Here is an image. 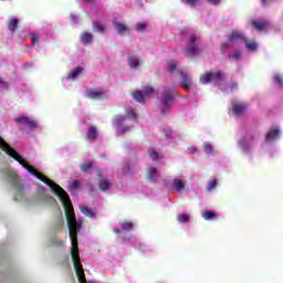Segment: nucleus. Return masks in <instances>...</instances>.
Wrapping results in <instances>:
<instances>
[{"mask_svg":"<svg viewBox=\"0 0 283 283\" xmlns=\"http://www.w3.org/2000/svg\"><path fill=\"white\" fill-rule=\"evenodd\" d=\"M4 176H7L12 189H14V200H21L25 196V186L21 181L19 174L12 169H4Z\"/></svg>","mask_w":283,"mask_h":283,"instance_id":"f257e3e1","label":"nucleus"},{"mask_svg":"<svg viewBox=\"0 0 283 283\" xmlns=\"http://www.w3.org/2000/svg\"><path fill=\"white\" fill-rule=\"evenodd\" d=\"M222 81H224V73L222 72L206 73L200 77V83H202V85H207V83H214V85H219L220 90L226 92V94L233 92V87L222 84Z\"/></svg>","mask_w":283,"mask_h":283,"instance_id":"f03ea898","label":"nucleus"},{"mask_svg":"<svg viewBox=\"0 0 283 283\" xmlns=\"http://www.w3.org/2000/svg\"><path fill=\"white\" fill-rule=\"evenodd\" d=\"M151 96H154L153 87L145 88L144 92L137 91L133 94V97L137 103H145V101H147V98H151Z\"/></svg>","mask_w":283,"mask_h":283,"instance_id":"7ed1b4c3","label":"nucleus"},{"mask_svg":"<svg viewBox=\"0 0 283 283\" xmlns=\"http://www.w3.org/2000/svg\"><path fill=\"white\" fill-rule=\"evenodd\" d=\"M114 123L117 127V134L119 135L127 134V132L132 129V127L127 126V124L129 123V119H125L123 116H117L114 119Z\"/></svg>","mask_w":283,"mask_h":283,"instance_id":"20e7f679","label":"nucleus"},{"mask_svg":"<svg viewBox=\"0 0 283 283\" xmlns=\"http://www.w3.org/2000/svg\"><path fill=\"white\" fill-rule=\"evenodd\" d=\"M15 122L19 123L20 125H24L29 129H36V127H38L36 122L30 119V117H28V116H20L15 119Z\"/></svg>","mask_w":283,"mask_h":283,"instance_id":"39448f33","label":"nucleus"},{"mask_svg":"<svg viewBox=\"0 0 283 283\" xmlns=\"http://www.w3.org/2000/svg\"><path fill=\"white\" fill-rule=\"evenodd\" d=\"M196 43V35H190V48L186 51V56H196L200 52V49L198 45L193 44Z\"/></svg>","mask_w":283,"mask_h":283,"instance_id":"423d86ee","label":"nucleus"},{"mask_svg":"<svg viewBox=\"0 0 283 283\" xmlns=\"http://www.w3.org/2000/svg\"><path fill=\"white\" fill-rule=\"evenodd\" d=\"M87 98H93L95 101H98V98H102L105 96V93L101 88H91L86 91Z\"/></svg>","mask_w":283,"mask_h":283,"instance_id":"0eeeda50","label":"nucleus"},{"mask_svg":"<svg viewBox=\"0 0 283 283\" xmlns=\"http://www.w3.org/2000/svg\"><path fill=\"white\" fill-rule=\"evenodd\" d=\"M171 101H174V95L171 93H165L164 99L161 102V112L165 113L171 107Z\"/></svg>","mask_w":283,"mask_h":283,"instance_id":"6e6552de","label":"nucleus"},{"mask_svg":"<svg viewBox=\"0 0 283 283\" xmlns=\"http://www.w3.org/2000/svg\"><path fill=\"white\" fill-rule=\"evenodd\" d=\"M98 138V128L94 125H90L87 128L86 139L90 142H94Z\"/></svg>","mask_w":283,"mask_h":283,"instance_id":"1a4fd4ad","label":"nucleus"},{"mask_svg":"<svg viewBox=\"0 0 283 283\" xmlns=\"http://www.w3.org/2000/svg\"><path fill=\"white\" fill-rule=\"evenodd\" d=\"M186 185H187V182H185V180H182L181 178L176 177L172 180V187L178 192L182 191L185 189Z\"/></svg>","mask_w":283,"mask_h":283,"instance_id":"9d476101","label":"nucleus"},{"mask_svg":"<svg viewBox=\"0 0 283 283\" xmlns=\"http://www.w3.org/2000/svg\"><path fill=\"white\" fill-rule=\"evenodd\" d=\"M80 41L84 45H90V43H92V41H94V35L90 32H83L80 36Z\"/></svg>","mask_w":283,"mask_h":283,"instance_id":"9b49d317","label":"nucleus"},{"mask_svg":"<svg viewBox=\"0 0 283 283\" xmlns=\"http://www.w3.org/2000/svg\"><path fill=\"white\" fill-rule=\"evenodd\" d=\"M82 72H83L82 66H77L73 69V71L66 76V81H75V78H78V76H81Z\"/></svg>","mask_w":283,"mask_h":283,"instance_id":"f8f14e48","label":"nucleus"},{"mask_svg":"<svg viewBox=\"0 0 283 283\" xmlns=\"http://www.w3.org/2000/svg\"><path fill=\"white\" fill-rule=\"evenodd\" d=\"M230 43H239V41H247L244 35L238 31H233L229 36Z\"/></svg>","mask_w":283,"mask_h":283,"instance_id":"ddd939ff","label":"nucleus"},{"mask_svg":"<svg viewBox=\"0 0 283 283\" xmlns=\"http://www.w3.org/2000/svg\"><path fill=\"white\" fill-rule=\"evenodd\" d=\"M253 28L255 30H259V32H262V30H266L269 28V22L266 21H252Z\"/></svg>","mask_w":283,"mask_h":283,"instance_id":"4468645a","label":"nucleus"},{"mask_svg":"<svg viewBox=\"0 0 283 283\" xmlns=\"http://www.w3.org/2000/svg\"><path fill=\"white\" fill-rule=\"evenodd\" d=\"M232 111L235 114V116H242L243 112L247 111V105H244V104H233Z\"/></svg>","mask_w":283,"mask_h":283,"instance_id":"2eb2a0df","label":"nucleus"},{"mask_svg":"<svg viewBox=\"0 0 283 283\" xmlns=\"http://www.w3.org/2000/svg\"><path fill=\"white\" fill-rule=\"evenodd\" d=\"M276 138H280V129H271L265 136L268 142L275 140Z\"/></svg>","mask_w":283,"mask_h":283,"instance_id":"dca6fc26","label":"nucleus"},{"mask_svg":"<svg viewBox=\"0 0 283 283\" xmlns=\"http://www.w3.org/2000/svg\"><path fill=\"white\" fill-rule=\"evenodd\" d=\"M80 210L87 218H96V212L92 211L90 208L85 206H80Z\"/></svg>","mask_w":283,"mask_h":283,"instance_id":"f3484780","label":"nucleus"},{"mask_svg":"<svg viewBox=\"0 0 283 283\" xmlns=\"http://www.w3.org/2000/svg\"><path fill=\"white\" fill-rule=\"evenodd\" d=\"M17 28H19V19L12 18L8 23L9 32H15Z\"/></svg>","mask_w":283,"mask_h":283,"instance_id":"a211bd4d","label":"nucleus"},{"mask_svg":"<svg viewBox=\"0 0 283 283\" xmlns=\"http://www.w3.org/2000/svg\"><path fill=\"white\" fill-rule=\"evenodd\" d=\"M93 30L94 32H99L101 34H103V32H105V25L101 23V21H94Z\"/></svg>","mask_w":283,"mask_h":283,"instance_id":"6ab92c4d","label":"nucleus"},{"mask_svg":"<svg viewBox=\"0 0 283 283\" xmlns=\"http://www.w3.org/2000/svg\"><path fill=\"white\" fill-rule=\"evenodd\" d=\"M128 65H129V67L136 70V67H138V65H140V60H138V57H136V56H130V57H128Z\"/></svg>","mask_w":283,"mask_h":283,"instance_id":"aec40b11","label":"nucleus"},{"mask_svg":"<svg viewBox=\"0 0 283 283\" xmlns=\"http://www.w3.org/2000/svg\"><path fill=\"white\" fill-rule=\"evenodd\" d=\"M92 167H94V163L93 161H85L80 166L81 171H83L84 174H87V171H90V169H92Z\"/></svg>","mask_w":283,"mask_h":283,"instance_id":"412c9836","label":"nucleus"},{"mask_svg":"<svg viewBox=\"0 0 283 283\" xmlns=\"http://www.w3.org/2000/svg\"><path fill=\"white\" fill-rule=\"evenodd\" d=\"M156 178H158V170H156V168H149L148 169V180L154 182V180H156Z\"/></svg>","mask_w":283,"mask_h":283,"instance_id":"4be33fe9","label":"nucleus"},{"mask_svg":"<svg viewBox=\"0 0 283 283\" xmlns=\"http://www.w3.org/2000/svg\"><path fill=\"white\" fill-rule=\"evenodd\" d=\"M114 25L119 34H125V32H127V25L118 23V22H114Z\"/></svg>","mask_w":283,"mask_h":283,"instance_id":"5701e85b","label":"nucleus"},{"mask_svg":"<svg viewBox=\"0 0 283 283\" xmlns=\"http://www.w3.org/2000/svg\"><path fill=\"white\" fill-rule=\"evenodd\" d=\"M205 220H213L216 218V212L213 211H206L202 213Z\"/></svg>","mask_w":283,"mask_h":283,"instance_id":"b1692460","label":"nucleus"},{"mask_svg":"<svg viewBox=\"0 0 283 283\" xmlns=\"http://www.w3.org/2000/svg\"><path fill=\"white\" fill-rule=\"evenodd\" d=\"M149 156L153 160H158L160 158H163V155L161 154H158L156 150L154 149H150L149 150Z\"/></svg>","mask_w":283,"mask_h":283,"instance_id":"393cba45","label":"nucleus"},{"mask_svg":"<svg viewBox=\"0 0 283 283\" xmlns=\"http://www.w3.org/2000/svg\"><path fill=\"white\" fill-rule=\"evenodd\" d=\"M191 78H187V76L182 75V85L186 87V90H189L191 87Z\"/></svg>","mask_w":283,"mask_h":283,"instance_id":"a878e982","label":"nucleus"},{"mask_svg":"<svg viewBox=\"0 0 283 283\" xmlns=\"http://www.w3.org/2000/svg\"><path fill=\"white\" fill-rule=\"evenodd\" d=\"M123 231H132L134 229V224L132 222H124L122 223Z\"/></svg>","mask_w":283,"mask_h":283,"instance_id":"bb28decb","label":"nucleus"},{"mask_svg":"<svg viewBox=\"0 0 283 283\" xmlns=\"http://www.w3.org/2000/svg\"><path fill=\"white\" fill-rule=\"evenodd\" d=\"M99 190L101 191H107V180L106 179H101L99 180Z\"/></svg>","mask_w":283,"mask_h":283,"instance_id":"cd10ccee","label":"nucleus"},{"mask_svg":"<svg viewBox=\"0 0 283 283\" xmlns=\"http://www.w3.org/2000/svg\"><path fill=\"white\" fill-rule=\"evenodd\" d=\"M247 49L250 52H255V50H258V44L255 42L247 43Z\"/></svg>","mask_w":283,"mask_h":283,"instance_id":"c85d7f7f","label":"nucleus"},{"mask_svg":"<svg viewBox=\"0 0 283 283\" xmlns=\"http://www.w3.org/2000/svg\"><path fill=\"white\" fill-rule=\"evenodd\" d=\"M217 185H218V179L211 180L208 185V191H211L212 189H216Z\"/></svg>","mask_w":283,"mask_h":283,"instance_id":"c756f323","label":"nucleus"},{"mask_svg":"<svg viewBox=\"0 0 283 283\" xmlns=\"http://www.w3.org/2000/svg\"><path fill=\"white\" fill-rule=\"evenodd\" d=\"M177 220L179 221V222H187V220H189V214H179L178 217H177Z\"/></svg>","mask_w":283,"mask_h":283,"instance_id":"7c9ffc66","label":"nucleus"},{"mask_svg":"<svg viewBox=\"0 0 283 283\" xmlns=\"http://www.w3.org/2000/svg\"><path fill=\"white\" fill-rule=\"evenodd\" d=\"M78 187H81V182L78 180H74L71 186V190L74 191V189H78Z\"/></svg>","mask_w":283,"mask_h":283,"instance_id":"2f4dec72","label":"nucleus"},{"mask_svg":"<svg viewBox=\"0 0 283 283\" xmlns=\"http://www.w3.org/2000/svg\"><path fill=\"white\" fill-rule=\"evenodd\" d=\"M174 70H176V62L170 61L168 63V72H174Z\"/></svg>","mask_w":283,"mask_h":283,"instance_id":"473e14b6","label":"nucleus"},{"mask_svg":"<svg viewBox=\"0 0 283 283\" xmlns=\"http://www.w3.org/2000/svg\"><path fill=\"white\" fill-rule=\"evenodd\" d=\"M52 244H53V247H63V241L53 239Z\"/></svg>","mask_w":283,"mask_h":283,"instance_id":"72a5a7b5","label":"nucleus"},{"mask_svg":"<svg viewBox=\"0 0 283 283\" xmlns=\"http://www.w3.org/2000/svg\"><path fill=\"white\" fill-rule=\"evenodd\" d=\"M145 28H147V25L145 23H139L136 25L137 32H143L145 30Z\"/></svg>","mask_w":283,"mask_h":283,"instance_id":"f704fd0d","label":"nucleus"},{"mask_svg":"<svg viewBox=\"0 0 283 283\" xmlns=\"http://www.w3.org/2000/svg\"><path fill=\"white\" fill-rule=\"evenodd\" d=\"M203 149L206 151V154H211L212 153V148H211V144H205Z\"/></svg>","mask_w":283,"mask_h":283,"instance_id":"c9c22d12","label":"nucleus"},{"mask_svg":"<svg viewBox=\"0 0 283 283\" xmlns=\"http://www.w3.org/2000/svg\"><path fill=\"white\" fill-rule=\"evenodd\" d=\"M31 41L32 44L34 45L35 43H39V35L38 34H31Z\"/></svg>","mask_w":283,"mask_h":283,"instance_id":"e433bc0d","label":"nucleus"},{"mask_svg":"<svg viewBox=\"0 0 283 283\" xmlns=\"http://www.w3.org/2000/svg\"><path fill=\"white\" fill-rule=\"evenodd\" d=\"M182 2L191 7L196 6V0H182Z\"/></svg>","mask_w":283,"mask_h":283,"instance_id":"4c0bfd02","label":"nucleus"},{"mask_svg":"<svg viewBox=\"0 0 283 283\" xmlns=\"http://www.w3.org/2000/svg\"><path fill=\"white\" fill-rule=\"evenodd\" d=\"M240 56H242V53L237 52V53H234V54L232 55V59H233L234 61H238V60L240 59Z\"/></svg>","mask_w":283,"mask_h":283,"instance_id":"58836bf2","label":"nucleus"},{"mask_svg":"<svg viewBox=\"0 0 283 283\" xmlns=\"http://www.w3.org/2000/svg\"><path fill=\"white\" fill-rule=\"evenodd\" d=\"M274 80L276 81V83H279V85H282V77L280 75H275Z\"/></svg>","mask_w":283,"mask_h":283,"instance_id":"ea45409f","label":"nucleus"},{"mask_svg":"<svg viewBox=\"0 0 283 283\" xmlns=\"http://www.w3.org/2000/svg\"><path fill=\"white\" fill-rule=\"evenodd\" d=\"M209 3H212V6H217V3H220V0H208Z\"/></svg>","mask_w":283,"mask_h":283,"instance_id":"a19ab883","label":"nucleus"},{"mask_svg":"<svg viewBox=\"0 0 283 283\" xmlns=\"http://www.w3.org/2000/svg\"><path fill=\"white\" fill-rule=\"evenodd\" d=\"M97 177L103 178V172H101V170H97Z\"/></svg>","mask_w":283,"mask_h":283,"instance_id":"79ce46f5","label":"nucleus"},{"mask_svg":"<svg viewBox=\"0 0 283 283\" xmlns=\"http://www.w3.org/2000/svg\"><path fill=\"white\" fill-rule=\"evenodd\" d=\"M63 228V221L60 222L59 229Z\"/></svg>","mask_w":283,"mask_h":283,"instance_id":"37998d69","label":"nucleus"},{"mask_svg":"<svg viewBox=\"0 0 283 283\" xmlns=\"http://www.w3.org/2000/svg\"><path fill=\"white\" fill-rule=\"evenodd\" d=\"M133 120H136V114L132 115Z\"/></svg>","mask_w":283,"mask_h":283,"instance_id":"c03bdc74","label":"nucleus"},{"mask_svg":"<svg viewBox=\"0 0 283 283\" xmlns=\"http://www.w3.org/2000/svg\"><path fill=\"white\" fill-rule=\"evenodd\" d=\"M86 3H92L94 0H84Z\"/></svg>","mask_w":283,"mask_h":283,"instance_id":"a18cd8bd","label":"nucleus"},{"mask_svg":"<svg viewBox=\"0 0 283 283\" xmlns=\"http://www.w3.org/2000/svg\"><path fill=\"white\" fill-rule=\"evenodd\" d=\"M262 3H266V0H262Z\"/></svg>","mask_w":283,"mask_h":283,"instance_id":"49530a36","label":"nucleus"},{"mask_svg":"<svg viewBox=\"0 0 283 283\" xmlns=\"http://www.w3.org/2000/svg\"><path fill=\"white\" fill-rule=\"evenodd\" d=\"M233 87H234V90H235V88L238 87V85H237V84H234V86H233Z\"/></svg>","mask_w":283,"mask_h":283,"instance_id":"de8ad7c7","label":"nucleus"}]
</instances>
